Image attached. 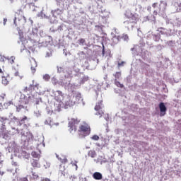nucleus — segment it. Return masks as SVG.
Instances as JSON below:
<instances>
[{
    "label": "nucleus",
    "instance_id": "20",
    "mask_svg": "<svg viewBox=\"0 0 181 181\" xmlns=\"http://www.w3.org/2000/svg\"><path fill=\"white\" fill-rule=\"evenodd\" d=\"M15 57H11L9 59H8V62L9 63H11V64H13V63H15Z\"/></svg>",
    "mask_w": 181,
    "mask_h": 181
},
{
    "label": "nucleus",
    "instance_id": "27",
    "mask_svg": "<svg viewBox=\"0 0 181 181\" xmlns=\"http://www.w3.org/2000/svg\"><path fill=\"white\" fill-rule=\"evenodd\" d=\"M124 64H125L124 62H122L118 63V67H121V66H124Z\"/></svg>",
    "mask_w": 181,
    "mask_h": 181
},
{
    "label": "nucleus",
    "instance_id": "16",
    "mask_svg": "<svg viewBox=\"0 0 181 181\" xmlns=\"http://www.w3.org/2000/svg\"><path fill=\"white\" fill-rule=\"evenodd\" d=\"M115 84L119 88H124V84H122L119 81H117V79L115 80Z\"/></svg>",
    "mask_w": 181,
    "mask_h": 181
},
{
    "label": "nucleus",
    "instance_id": "37",
    "mask_svg": "<svg viewBox=\"0 0 181 181\" xmlns=\"http://www.w3.org/2000/svg\"><path fill=\"white\" fill-rule=\"evenodd\" d=\"M0 158H1V156H0ZM2 163H4V160H1L0 158V165H2Z\"/></svg>",
    "mask_w": 181,
    "mask_h": 181
},
{
    "label": "nucleus",
    "instance_id": "21",
    "mask_svg": "<svg viewBox=\"0 0 181 181\" xmlns=\"http://www.w3.org/2000/svg\"><path fill=\"white\" fill-rule=\"evenodd\" d=\"M23 108H24L23 105H19L18 106H17V108H16L17 112H21V110H23Z\"/></svg>",
    "mask_w": 181,
    "mask_h": 181
},
{
    "label": "nucleus",
    "instance_id": "17",
    "mask_svg": "<svg viewBox=\"0 0 181 181\" xmlns=\"http://www.w3.org/2000/svg\"><path fill=\"white\" fill-rule=\"evenodd\" d=\"M95 115H98V117H99V118H101V117H103V115H104V112H103L102 110H99L95 113Z\"/></svg>",
    "mask_w": 181,
    "mask_h": 181
},
{
    "label": "nucleus",
    "instance_id": "2",
    "mask_svg": "<svg viewBox=\"0 0 181 181\" xmlns=\"http://www.w3.org/2000/svg\"><path fill=\"white\" fill-rule=\"evenodd\" d=\"M80 124V119L78 118H71L69 119L68 123V131L70 132L72 135H74L76 132H77V125Z\"/></svg>",
    "mask_w": 181,
    "mask_h": 181
},
{
    "label": "nucleus",
    "instance_id": "33",
    "mask_svg": "<svg viewBox=\"0 0 181 181\" xmlns=\"http://www.w3.org/2000/svg\"><path fill=\"white\" fill-rule=\"evenodd\" d=\"M0 74H4V71L0 68Z\"/></svg>",
    "mask_w": 181,
    "mask_h": 181
},
{
    "label": "nucleus",
    "instance_id": "11",
    "mask_svg": "<svg viewBox=\"0 0 181 181\" xmlns=\"http://www.w3.org/2000/svg\"><path fill=\"white\" fill-rule=\"evenodd\" d=\"M101 107H103V100H100L96 103L95 106V110L100 111V110L101 109Z\"/></svg>",
    "mask_w": 181,
    "mask_h": 181
},
{
    "label": "nucleus",
    "instance_id": "29",
    "mask_svg": "<svg viewBox=\"0 0 181 181\" xmlns=\"http://www.w3.org/2000/svg\"><path fill=\"white\" fill-rule=\"evenodd\" d=\"M52 56V52H47L46 57H50Z\"/></svg>",
    "mask_w": 181,
    "mask_h": 181
},
{
    "label": "nucleus",
    "instance_id": "30",
    "mask_svg": "<svg viewBox=\"0 0 181 181\" xmlns=\"http://www.w3.org/2000/svg\"><path fill=\"white\" fill-rule=\"evenodd\" d=\"M6 119H8L4 117H1L0 121H1V122H4V121H6Z\"/></svg>",
    "mask_w": 181,
    "mask_h": 181
},
{
    "label": "nucleus",
    "instance_id": "41",
    "mask_svg": "<svg viewBox=\"0 0 181 181\" xmlns=\"http://www.w3.org/2000/svg\"><path fill=\"white\" fill-rule=\"evenodd\" d=\"M178 8H180V9H181V3L179 4Z\"/></svg>",
    "mask_w": 181,
    "mask_h": 181
},
{
    "label": "nucleus",
    "instance_id": "7",
    "mask_svg": "<svg viewBox=\"0 0 181 181\" xmlns=\"http://www.w3.org/2000/svg\"><path fill=\"white\" fill-rule=\"evenodd\" d=\"M32 91H35V86L32 84L25 87L23 90V93H32Z\"/></svg>",
    "mask_w": 181,
    "mask_h": 181
},
{
    "label": "nucleus",
    "instance_id": "10",
    "mask_svg": "<svg viewBox=\"0 0 181 181\" xmlns=\"http://www.w3.org/2000/svg\"><path fill=\"white\" fill-rule=\"evenodd\" d=\"M31 165L33 166V168H34V169L40 168V164L39 163V162H37V160L35 159L31 161Z\"/></svg>",
    "mask_w": 181,
    "mask_h": 181
},
{
    "label": "nucleus",
    "instance_id": "14",
    "mask_svg": "<svg viewBox=\"0 0 181 181\" xmlns=\"http://www.w3.org/2000/svg\"><path fill=\"white\" fill-rule=\"evenodd\" d=\"M134 14H132V12H131L130 10H127L124 13V16H126V18H127V19H129V18H131Z\"/></svg>",
    "mask_w": 181,
    "mask_h": 181
},
{
    "label": "nucleus",
    "instance_id": "18",
    "mask_svg": "<svg viewBox=\"0 0 181 181\" xmlns=\"http://www.w3.org/2000/svg\"><path fill=\"white\" fill-rule=\"evenodd\" d=\"M115 78H116V80L119 79V78L121 77V72H116L114 74Z\"/></svg>",
    "mask_w": 181,
    "mask_h": 181
},
{
    "label": "nucleus",
    "instance_id": "13",
    "mask_svg": "<svg viewBox=\"0 0 181 181\" xmlns=\"http://www.w3.org/2000/svg\"><path fill=\"white\" fill-rule=\"evenodd\" d=\"M88 156H90V158H95V156H97V153L94 150H90L88 153Z\"/></svg>",
    "mask_w": 181,
    "mask_h": 181
},
{
    "label": "nucleus",
    "instance_id": "40",
    "mask_svg": "<svg viewBox=\"0 0 181 181\" xmlns=\"http://www.w3.org/2000/svg\"><path fill=\"white\" fill-rule=\"evenodd\" d=\"M103 54L104 55L105 53V51L104 50V47H103V52H102Z\"/></svg>",
    "mask_w": 181,
    "mask_h": 181
},
{
    "label": "nucleus",
    "instance_id": "5",
    "mask_svg": "<svg viewBox=\"0 0 181 181\" xmlns=\"http://www.w3.org/2000/svg\"><path fill=\"white\" fill-rule=\"evenodd\" d=\"M30 69L33 73V74H35L36 73V69L37 67V62H36V59L34 58H31L30 60Z\"/></svg>",
    "mask_w": 181,
    "mask_h": 181
},
{
    "label": "nucleus",
    "instance_id": "25",
    "mask_svg": "<svg viewBox=\"0 0 181 181\" xmlns=\"http://www.w3.org/2000/svg\"><path fill=\"white\" fill-rule=\"evenodd\" d=\"M33 179H37L39 175L36 173H33Z\"/></svg>",
    "mask_w": 181,
    "mask_h": 181
},
{
    "label": "nucleus",
    "instance_id": "6",
    "mask_svg": "<svg viewBox=\"0 0 181 181\" xmlns=\"http://www.w3.org/2000/svg\"><path fill=\"white\" fill-rule=\"evenodd\" d=\"M166 6H167L166 3L163 1H160V4L158 6L157 11L159 12V13L162 12H165V11H166Z\"/></svg>",
    "mask_w": 181,
    "mask_h": 181
},
{
    "label": "nucleus",
    "instance_id": "1",
    "mask_svg": "<svg viewBox=\"0 0 181 181\" xmlns=\"http://www.w3.org/2000/svg\"><path fill=\"white\" fill-rule=\"evenodd\" d=\"M90 133L91 128L90 127V125L87 124L86 123H83L79 126L78 134L81 138H86V136H88Z\"/></svg>",
    "mask_w": 181,
    "mask_h": 181
},
{
    "label": "nucleus",
    "instance_id": "31",
    "mask_svg": "<svg viewBox=\"0 0 181 181\" xmlns=\"http://www.w3.org/2000/svg\"><path fill=\"white\" fill-rule=\"evenodd\" d=\"M6 22H8V19L4 18V25H6Z\"/></svg>",
    "mask_w": 181,
    "mask_h": 181
},
{
    "label": "nucleus",
    "instance_id": "8",
    "mask_svg": "<svg viewBox=\"0 0 181 181\" xmlns=\"http://www.w3.org/2000/svg\"><path fill=\"white\" fill-rule=\"evenodd\" d=\"M93 177L95 180H101V179H103V174L99 172H95L93 173Z\"/></svg>",
    "mask_w": 181,
    "mask_h": 181
},
{
    "label": "nucleus",
    "instance_id": "12",
    "mask_svg": "<svg viewBox=\"0 0 181 181\" xmlns=\"http://www.w3.org/2000/svg\"><path fill=\"white\" fill-rule=\"evenodd\" d=\"M57 158H58L59 160H60L61 163L64 164H66L67 163V162H69L66 156H62V157L57 156Z\"/></svg>",
    "mask_w": 181,
    "mask_h": 181
},
{
    "label": "nucleus",
    "instance_id": "9",
    "mask_svg": "<svg viewBox=\"0 0 181 181\" xmlns=\"http://www.w3.org/2000/svg\"><path fill=\"white\" fill-rule=\"evenodd\" d=\"M26 119H28V117L24 116L23 118H22L18 124V127H22V125H24V127L25 128H28V125L26 124H25V121H26Z\"/></svg>",
    "mask_w": 181,
    "mask_h": 181
},
{
    "label": "nucleus",
    "instance_id": "19",
    "mask_svg": "<svg viewBox=\"0 0 181 181\" xmlns=\"http://www.w3.org/2000/svg\"><path fill=\"white\" fill-rule=\"evenodd\" d=\"M79 45H81L82 46L86 43V40L84 38H81L78 40Z\"/></svg>",
    "mask_w": 181,
    "mask_h": 181
},
{
    "label": "nucleus",
    "instance_id": "32",
    "mask_svg": "<svg viewBox=\"0 0 181 181\" xmlns=\"http://www.w3.org/2000/svg\"><path fill=\"white\" fill-rule=\"evenodd\" d=\"M34 86V88L35 87L37 88H39V83H36L35 85L33 84Z\"/></svg>",
    "mask_w": 181,
    "mask_h": 181
},
{
    "label": "nucleus",
    "instance_id": "35",
    "mask_svg": "<svg viewBox=\"0 0 181 181\" xmlns=\"http://www.w3.org/2000/svg\"><path fill=\"white\" fill-rule=\"evenodd\" d=\"M156 37L157 40H159L160 39V35L159 36H156Z\"/></svg>",
    "mask_w": 181,
    "mask_h": 181
},
{
    "label": "nucleus",
    "instance_id": "22",
    "mask_svg": "<svg viewBox=\"0 0 181 181\" xmlns=\"http://www.w3.org/2000/svg\"><path fill=\"white\" fill-rule=\"evenodd\" d=\"M31 155H32L33 158H39V154H37V153H36L35 151H33L31 153Z\"/></svg>",
    "mask_w": 181,
    "mask_h": 181
},
{
    "label": "nucleus",
    "instance_id": "38",
    "mask_svg": "<svg viewBox=\"0 0 181 181\" xmlns=\"http://www.w3.org/2000/svg\"><path fill=\"white\" fill-rule=\"evenodd\" d=\"M73 165H74V166H76V170H77V168H78V167H77V164H76V163H74Z\"/></svg>",
    "mask_w": 181,
    "mask_h": 181
},
{
    "label": "nucleus",
    "instance_id": "3",
    "mask_svg": "<svg viewBox=\"0 0 181 181\" xmlns=\"http://www.w3.org/2000/svg\"><path fill=\"white\" fill-rule=\"evenodd\" d=\"M139 21V17L138 14H134L132 17L129 18L128 20L124 22V25L127 26H131V28H134L138 21Z\"/></svg>",
    "mask_w": 181,
    "mask_h": 181
},
{
    "label": "nucleus",
    "instance_id": "42",
    "mask_svg": "<svg viewBox=\"0 0 181 181\" xmlns=\"http://www.w3.org/2000/svg\"><path fill=\"white\" fill-rule=\"evenodd\" d=\"M14 118V119H16V117H13Z\"/></svg>",
    "mask_w": 181,
    "mask_h": 181
},
{
    "label": "nucleus",
    "instance_id": "26",
    "mask_svg": "<svg viewBox=\"0 0 181 181\" xmlns=\"http://www.w3.org/2000/svg\"><path fill=\"white\" fill-rule=\"evenodd\" d=\"M57 93L60 97H63V92L62 90H57Z\"/></svg>",
    "mask_w": 181,
    "mask_h": 181
},
{
    "label": "nucleus",
    "instance_id": "34",
    "mask_svg": "<svg viewBox=\"0 0 181 181\" xmlns=\"http://www.w3.org/2000/svg\"><path fill=\"white\" fill-rule=\"evenodd\" d=\"M153 15H156V16L158 15V11H153Z\"/></svg>",
    "mask_w": 181,
    "mask_h": 181
},
{
    "label": "nucleus",
    "instance_id": "24",
    "mask_svg": "<svg viewBox=\"0 0 181 181\" xmlns=\"http://www.w3.org/2000/svg\"><path fill=\"white\" fill-rule=\"evenodd\" d=\"M44 80H46L47 81H48V80H50V76H49L48 74H46L43 76Z\"/></svg>",
    "mask_w": 181,
    "mask_h": 181
},
{
    "label": "nucleus",
    "instance_id": "28",
    "mask_svg": "<svg viewBox=\"0 0 181 181\" xmlns=\"http://www.w3.org/2000/svg\"><path fill=\"white\" fill-rule=\"evenodd\" d=\"M153 8H158V3H154L152 4Z\"/></svg>",
    "mask_w": 181,
    "mask_h": 181
},
{
    "label": "nucleus",
    "instance_id": "36",
    "mask_svg": "<svg viewBox=\"0 0 181 181\" xmlns=\"http://www.w3.org/2000/svg\"><path fill=\"white\" fill-rule=\"evenodd\" d=\"M15 76H16V77H18V76H19V73L17 71V72H16L15 73Z\"/></svg>",
    "mask_w": 181,
    "mask_h": 181
},
{
    "label": "nucleus",
    "instance_id": "23",
    "mask_svg": "<svg viewBox=\"0 0 181 181\" xmlns=\"http://www.w3.org/2000/svg\"><path fill=\"white\" fill-rule=\"evenodd\" d=\"M91 139H93V141H98L100 139V136H98V135H93L91 137Z\"/></svg>",
    "mask_w": 181,
    "mask_h": 181
},
{
    "label": "nucleus",
    "instance_id": "39",
    "mask_svg": "<svg viewBox=\"0 0 181 181\" xmlns=\"http://www.w3.org/2000/svg\"><path fill=\"white\" fill-rule=\"evenodd\" d=\"M23 181H29V180H28V178L24 177V178H23Z\"/></svg>",
    "mask_w": 181,
    "mask_h": 181
},
{
    "label": "nucleus",
    "instance_id": "15",
    "mask_svg": "<svg viewBox=\"0 0 181 181\" xmlns=\"http://www.w3.org/2000/svg\"><path fill=\"white\" fill-rule=\"evenodd\" d=\"M1 83L4 86H8V84H9V81H8V78H6V77L5 76L2 77Z\"/></svg>",
    "mask_w": 181,
    "mask_h": 181
},
{
    "label": "nucleus",
    "instance_id": "4",
    "mask_svg": "<svg viewBox=\"0 0 181 181\" xmlns=\"http://www.w3.org/2000/svg\"><path fill=\"white\" fill-rule=\"evenodd\" d=\"M158 107L160 109V117H165V115H166V112L168 111L166 105H165L164 103H160Z\"/></svg>",
    "mask_w": 181,
    "mask_h": 181
}]
</instances>
